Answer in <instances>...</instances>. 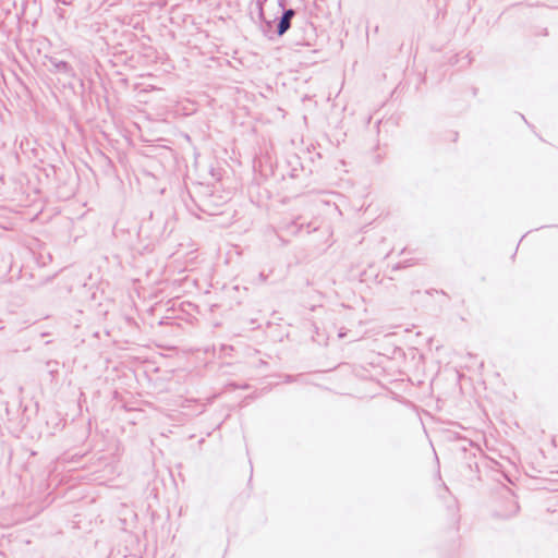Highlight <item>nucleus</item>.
Returning a JSON list of instances; mask_svg holds the SVG:
<instances>
[{
	"label": "nucleus",
	"instance_id": "obj_1",
	"mask_svg": "<svg viewBox=\"0 0 558 558\" xmlns=\"http://www.w3.org/2000/svg\"><path fill=\"white\" fill-rule=\"evenodd\" d=\"M294 16V11L293 10H287L284 13H283V16L281 17L280 20V23L278 25V34L279 35H282L284 34L289 27H290V21L291 19Z\"/></svg>",
	"mask_w": 558,
	"mask_h": 558
}]
</instances>
